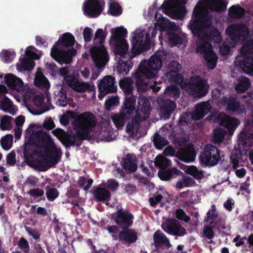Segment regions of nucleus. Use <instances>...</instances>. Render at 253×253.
Wrapping results in <instances>:
<instances>
[{
	"instance_id": "1",
	"label": "nucleus",
	"mask_w": 253,
	"mask_h": 253,
	"mask_svg": "<svg viewBox=\"0 0 253 253\" xmlns=\"http://www.w3.org/2000/svg\"><path fill=\"white\" fill-rule=\"evenodd\" d=\"M110 32V42L115 46V54L121 57L117 63V71L124 76L126 75L133 65L131 59L150 48L149 34L147 33L145 36L144 31L136 29L133 32L131 41V52H128V44L125 39L127 34L126 29L123 27H119L112 28Z\"/></svg>"
},
{
	"instance_id": "2",
	"label": "nucleus",
	"mask_w": 253,
	"mask_h": 253,
	"mask_svg": "<svg viewBox=\"0 0 253 253\" xmlns=\"http://www.w3.org/2000/svg\"><path fill=\"white\" fill-rule=\"evenodd\" d=\"M33 146L39 149L36 154L43 158L44 162L49 167L56 165L61 157V152L55 145L51 136L42 130L31 134L24 145L23 154L25 160L28 162L33 158L35 151Z\"/></svg>"
},
{
	"instance_id": "3",
	"label": "nucleus",
	"mask_w": 253,
	"mask_h": 253,
	"mask_svg": "<svg viewBox=\"0 0 253 253\" xmlns=\"http://www.w3.org/2000/svg\"><path fill=\"white\" fill-rule=\"evenodd\" d=\"M75 120L72 125L77 132L73 135L65 131L60 136V141L66 149L76 145L80 147L84 140H90L94 136V129L97 125L95 116L89 112H85L76 118L71 116Z\"/></svg>"
},
{
	"instance_id": "4",
	"label": "nucleus",
	"mask_w": 253,
	"mask_h": 253,
	"mask_svg": "<svg viewBox=\"0 0 253 253\" xmlns=\"http://www.w3.org/2000/svg\"><path fill=\"white\" fill-rule=\"evenodd\" d=\"M181 66L178 61L173 60L169 64L166 76L169 82L180 84V87L189 95L198 98L206 96L210 86L207 79L199 76L191 77L188 82H183L180 73Z\"/></svg>"
},
{
	"instance_id": "5",
	"label": "nucleus",
	"mask_w": 253,
	"mask_h": 253,
	"mask_svg": "<svg viewBox=\"0 0 253 253\" xmlns=\"http://www.w3.org/2000/svg\"><path fill=\"white\" fill-rule=\"evenodd\" d=\"M134 102V99L126 98L120 112L111 115V119L118 129H122L126 123V131L132 132L139 126L140 117Z\"/></svg>"
},
{
	"instance_id": "6",
	"label": "nucleus",
	"mask_w": 253,
	"mask_h": 253,
	"mask_svg": "<svg viewBox=\"0 0 253 253\" xmlns=\"http://www.w3.org/2000/svg\"><path fill=\"white\" fill-rule=\"evenodd\" d=\"M163 56V51H157L151 56L146 62V65L140 64L139 72H136L134 74L138 91L143 92L147 90L149 84L144 78L147 80L156 76L158 71L162 67Z\"/></svg>"
},
{
	"instance_id": "7",
	"label": "nucleus",
	"mask_w": 253,
	"mask_h": 253,
	"mask_svg": "<svg viewBox=\"0 0 253 253\" xmlns=\"http://www.w3.org/2000/svg\"><path fill=\"white\" fill-rule=\"evenodd\" d=\"M106 36L107 33L103 29H98L95 33L93 42L99 45L93 46L90 49L92 59L98 69L104 67L109 60L107 50L103 44Z\"/></svg>"
},
{
	"instance_id": "8",
	"label": "nucleus",
	"mask_w": 253,
	"mask_h": 253,
	"mask_svg": "<svg viewBox=\"0 0 253 253\" xmlns=\"http://www.w3.org/2000/svg\"><path fill=\"white\" fill-rule=\"evenodd\" d=\"M112 219L116 225H108L106 229L109 233H118L122 229L131 227L134 216L127 210L121 208L113 213Z\"/></svg>"
},
{
	"instance_id": "9",
	"label": "nucleus",
	"mask_w": 253,
	"mask_h": 253,
	"mask_svg": "<svg viewBox=\"0 0 253 253\" xmlns=\"http://www.w3.org/2000/svg\"><path fill=\"white\" fill-rule=\"evenodd\" d=\"M193 15L195 19L190 23L189 28L194 37L198 40L203 39L207 29L211 26V17L208 15L202 16L201 12L196 7L194 8Z\"/></svg>"
},
{
	"instance_id": "10",
	"label": "nucleus",
	"mask_w": 253,
	"mask_h": 253,
	"mask_svg": "<svg viewBox=\"0 0 253 253\" xmlns=\"http://www.w3.org/2000/svg\"><path fill=\"white\" fill-rule=\"evenodd\" d=\"M243 58L236 61L237 66L244 72L253 74V40L245 42L240 49Z\"/></svg>"
},
{
	"instance_id": "11",
	"label": "nucleus",
	"mask_w": 253,
	"mask_h": 253,
	"mask_svg": "<svg viewBox=\"0 0 253 253\" xmlns=\"http://www.w3.org/2000/svg\"><path fill=\"white\" fill-rule=\"evenodd\" d=\"M221 151L215 146L208 144L205 145L204 152L201 153L200 162L204 167H213L221 161L220 152Z\"/></svg>"
},
{
	"instance_id": "12",
	"label": "nucleus",
	"mask_w": 253,
	"mask_h": 253,
	"mask_svg": "<svg viewBox=\"0 0 253 253\" xmlns=\"http://www.w3.org/2000/svg\"><path fill=\"white\" fill-rule=\"evenodd\" d=\"M196 51L197 53L204 54V57L207 62V66L210 69H213L216 66L218 57L213 51L211 42L204 39H199Z\"/></svg>"
},
{
	"instance_id": "13",
	"label": "nucleus",
	"mask_w": 253,
	"mask_h": 253,
	"mask_svg": "<svg viewBox=\"0 0 253 253\" xmlns=\"http://www.w3.org/2000/svg\"><path fill=\"white\" fill-rule=\"evenodd\" d=\"M105 1L103 0H86L84 3V14L90 18L99 16L103 10Z\"/></svg>"
},
{
	"instance_id": "14",
	"label": "nucleus",
	"mask_w": 253,
	"mask_h": 253,
	"mask_svg": "<svg viewBox=\"0 0 253 253\" xmlns=\"http://www.w3.org/2000/svg\"><path fill=\"white\" fill-rule=\"evenodd\" d=\"M115 78L111 76H105L98 84V98L102 99L105 95L117 92V86L115 84Z\"/></svg>"
},
{
	"instance_id": "15",
	"label": "nucleus",
	"mask_w": 253,
	"mask_h": 253,
	"mask_svg": "<svg viewBox=\"0 0 253 253\" xmlns=\"http://www.w3.org/2000/svg\"><path fill=\"white\" fill-rule=\"evenodd\" d=\"M121 230L118 233H110L113 240H119L120 242L128 245L136 242L138 239L137 233L134 229L126 227Z\"/></svg>"
},
{
	"instance_id": "16",
	"label": "nucleus",
	"mask_w": 253,
	"mask_h": 253,
	"mask_svg": "<svg viewBox=\"0 0 253 253\" xmlns=\"http://www.w3.org/2000/svg\"><path fill=\"white\" fill-rule=\"evenodd\" d=\"M165 13L170 18L180 19L184 17L187 13L185 6L179 5L174 3H168V0H165L161 5Z\"/></svg>"
},
{
	"instance_id": "17",
	"label": "nucleus",
	"mask_w": 253,
	"mask_h": 253,
	"mask_svg": "<svg viewBox=\"0 0 253 253\" xmlns=\"http://www.w3.org/2000/svg\"><path fill=\"white\" fill-rule=\"evenodd\" d=\"M77 54V50L71 48L67 50H62L58 47H52L51 49L50 55L60 64H69L72 60L73 57Z\"/></svg>"
},
{
	"instance_id": "18",
	"label": "nucleus",
	"mask_w": 253,
	"mask_h": 253,
	"mask_svg": "<svg viewBox=\"0 0 253 253\" xmlns=\"http://www.w3.org/2000/svg\"><path fill=\"white\" fill-rule=\"evenodd\" d=\"M162 227L166 233L174 236L181 237L187 233L186 229L174 218L167 219L162 223Z\"/></svg>"
},
{
	"instance_id": "19",
	"label": "nucleus",
	"mask_w": 253,
	"mask_h": 253,
	"mask_svg": "<svg viewBox=\"0 0 253 253\" xmlns=\"http://www.w3.org/2000/svg\"><path fill=\"white\" fill-rule=\"evenodd\" d=\"M219 125L227 129V131L233 135L236 128L239 126V120L235 118L230 117L227 115H220L218 116Z\"/></svg>"
},
{
	"instance_id": "20",
	"label": "nucleus",
	"mask_w": 253,
	"mask_h": 253,
	"mask_svg": "<svg viewBox=\"0 0 253 253\" xmlns=\"http://www.w3.org/2000/svg\"><path fill=\"white\" fill-rule=\"evenodd\" d=\"M199 5H204L208 9L217 12L224 11L227 7L224 0H200L195 6L199 9Z\"/></svg>"
},
{
	"instance_id": "21",
	"label": "nucleus",
	"mask_w": 253,
	"mask_h": 253,
	"mask_svg": "<svg viewBox=\"0 0 253 253\" xmlns=\"http://www.w3.org/2000/svg\"><path fill=\"white\" fill-rule=\"evenodd\" d=\"M196 152L192 145L180 148L176 154V157L185 163H190L195 161Z\"/></svg>"
},
{
	"instance_id": "22",
	"label": "nucleus",
	"mask_w": 253,
	"mask_h": 253,
	"mask_svg": "<svg viewBox=\"0 0 253 253\" xmlns=\"http://www.w3.org/2000/svg\"><path fill=\"white\" fill-rule=\"evenodd\" d=\"M153 241L155 248L158 251L169 249L171 246L166 235L159 230L154 233Z\"/></svg>"
},
{
	"instance_id": "23",
	"label": "nucleus",
	"mask_w": 253,
	"mask_h": 253,
	"mask_svg": "<svg viewBox=\"0 0 253 253\" xmlns=\"http://www.w3.org/2000/svg\"><path fill=\"white\" fill-rule=\"evenodd\" d=\"M245 32V27L240 24L230 25L226 30V33L234 42H238L242 37H244Z\"/></svg>"
},
{
	"instance_id": "24",
	"label": "nucleus",
	"mask_w": 253,
	"mask_h": 253,
	"mask_svg": "<svg viewBox=\"0 0 253 253\" xmlns=\"http://www.w3.org/2000/svg\"><path fill=\"white\" fill-rule=\"evenodd\" d=\"M220 103L222 106H226V110L228 112L234 113L239 111L241 107L239 101L236 97L232 95L223 96L220 100Z\"/></svg>"
},
{
	"instance_id": "25",
	"label": "nucleus",
	"mask_w": 253,
	"mask_h": 253,
	"mask_svg": "<svg viewBox=\"0 0 253 253\" xmlns=\"http://www.w3.org/2000/svg\"><path fill=\"white\" fill-rule=\"evenodd\" d=\"M4 80L5 84L9 88L18 92L23 89V82L16 76L11 74H7L5 75Z\"/></svg>"
},
{
	"instance_id": "26",
	"label": "nucleus",
	"mask_w": 253,
	"mask_h": 253,
	"mask_svg": "<svg viewBox=\"0 0 253 253\" xmlns=\"http://www.w3.org/2000/svg\"><path fill=\"white\" fill-rule=\"evenodd\" d=\"M159 178L164 181L169 180L180 177L183 175V173L175 167L170 169H162L158 172Z\"/></svg>"
},
{
	"instance_id": "27",
	"label": "nucleus",
	"mask_w": 253,
	"mask_h": 253,
	"mask_svg": "<svg viewBox=\"0 0 253 253\" xmlns=\"http://www.w3.org/2000/svg\"><path fill=\"white\" fill-rule=\"evenodd\" d=\"M133 81L129 78H125L120 80L119 86L122 89L125 95V100L126 98L134 99V104H135L136 99L132 94Z\"/></svg>"
},
{
	"instance_id": "28",
	"label": "nucleus",
	"mask_w": 253,
	"mask_h": 253,
	"mask_svg": "<svg viewBox=\"0 0 253 253\" xmlns=\"http://www.w3.org/2000/svg\"><path fill=\"white\" fill-rule=\"evenodd\" d=\"M175 107L176 104L174 101L169 99L163 101L159 112L161 118L169 119Z\"/></svg>"
},
{
	"instance_id": "29",
	"label": "nucleus",
	"mask_w": 253,
	"mask_h": 253,
	"mask_svg": "<svg viewBox=\"0 0 253 253\" xmlns=\"http://www.w3.org/2000/svg\"><path fill=\"white\" fill-rule=\"evenodd\" d=\"M211 110V105L208 101L198 104L195 111L192 113V118L195 121L200 120L209 113Z\"/></svg>"
},
{
	"instance_id": "30",
	"label": "nucleus",
	"mask_w": 253,
	"mask_h": 253,
	"mask_svg": "<svg viewBox=\"0 0 253 253\" xmlns=\"http://www.w3.org/2000/svg\"><path fill=\"white\" fill-rule=\"evenodd\" d=\"M69 85L73 90L79 93H83L86 91L91 92L95 91V86L90 85L88 83L80 82L79 81L71 80L69 82Z\"/></svg>"
},
{
	"instance_id": "31",
	"label": "nucleus",
	"mask_w": 253,
	"mask_h": 253,
	"mask_svg": "<svg viewBox=\"0 0 253 253\" xmlns=\"http://www.w3.org/2000/svg\"><path fill=\"white\" fill-rule=\"evenodd\" d=\"M92 194L96 202H106V204L107 205L108 202L111 199V192L106 188L98 187L92 191Z\"/></svg>"
},
{
	"instance_id": "32",
	"label": "nucleus",
	"mask_w": 253,
	"mask_h": 253,
	"mask_svg": "<svg viewBox=\"0 0 253 253\" xmlns=\"http://www.w3.org/2000/svg\"><path fill=\"white\" fill-rule=\"evenodd\" d=\"M136 158L134 155L128 154L123 160V167L129 173L134 172L137 170Z\"/></svg>"
},
{
	"instance_id": "33",
	"label": "nucleus",
	"mask_w": 253,
	"mask_h": 253,
	"mask_svg": "<svg viewBox=\"0 0 253 253\" xmlns=\"http://www.w3.org/2000/svg\"><path fill=\"white\" fill-rule=\"evenodd\" d=\"M75 40L74 36L70 33H66L58 39L52 47H71L74 45Z\"/></svg>"
},
{
	"instance_id": "34",
	"label": "nucleus",
	"mask_w": 253,
	"mask_h": 253,
	"mask_svg": "<svg viewBox=\"0 0 253 253\" xmlns=\"http://www.w3.org/2000/svg\"><path fill=\"white\" fill-rule=\"evenodd\" d=\"M182 169H184L186 173L192 175L196 179L201 180L204 177L203 171L199 170L195 166H185Z\"/></svg>"
},
{
	"instance_id": "35",
	"label": "nucleus",
	"mask_w": 253,
	"mask_h": 253,
	"mask_svg": "<svg viewBox=\"0 0 253 253\" xmlns=\"http://www.w3.org/2000/svg\"><path fill=\"white\" fill-rule=\"evenodd\" d=\"M250 85V80L247 77H242L238 79V84L235 87V90L238 93H241L248 90Z\"/></svg>"
},
{
	"instance_id": "36",
	"label": "nucleus",
	"mask_w": 253,
	"mask_h": 253,
	"mask_svg": "<svg viewBox=\"0 0 253 253\" xmlns=\"http://www.w3.org/2000/svg\"><path fill=\"white\" fill-rule=\"evenodd\" d=\"M203 39L209 42L210 41H214L215 42H218L221 41V38L218 30L214 29L209 32L207 31Z\"/></svg>"
},
{
	"instance_id": "37",
	"label": "nucleus",
	"mask_w": 253,
	"mask_h": 253,
	"mask_svg": "<svg viewBox=\"0 0 253 253\" xmlns=\"http://www.w3.org/2000/svg\"><path fill=\"white\" fill-rule=\"evenodd\" d=\"M229 15L232 18H240L245 14V10L240 6L232 5L228 10Z\"/></svg>"
},
{
	"instance_id": "38",
	"label": "nucleus",
	"mask_w": 253,
	"mask_h": 253,
	"mask_svg": "<svg viewBox=\"0 0 253 253\" xmlns=\"http://www.w3.org/2000/svg\"><path fill=\"white\" fill-rule=\"evenodd\" d=\"M153 141L156 148L159 150L162 149L169 143L167 139L161 136L158 133H155Z\"/></svg>"
},
{
	"instance_id": "39",
	"label": "nucleus",
	"mask_w": 253,
	"mask_h": 253,
	"mask_svg": "<svg viewBox=\"0 0 253 253\" xmlns=\"http://www.w3.org/2000/svg\"><path fill=\"white\" fill-rule=\"evenodd\" d=\"M19 61L21 62L22 67L25 71H31L35 66V62L33 59L25 57L23 58L21 57L19 59Z\"/></svg>"
},
{
	"instance_id": "40",
	"label": "nucleus",
	"mask_w": 253,
	"mask_h": 253,
	"mask_svg": "<svg viewBox=\"0 0 253 253\" xmlns=\"http://www.w3.org/2000/svg\"><path fill=\"white\" fill-rule=\"evenodd\" d=\"M218 215L216 212V206L215 205H212L211 209L208 211L207 213V217L206 221L209 222L211 224L214 223L218 218Z\"/></svg>"
},
{
	"instance_id": "41",
	"label": "nucleus",
	"mask_w": 253,
	"mask_h": 253,
	"mask_svg": "<svg viewBox=\"0 0 253 253\" xmlns=\"http://www.w3.org/2000/svg\"><path fill=\"white\" fill-rule=\"evenodd\" d=\"M165 93L170 97L176 99L180 95V91L179 88L174 85L168 86L165 91Z\"/></svg>"
},
{
	"instance_id": "42",
	"label": "nucleus",
	"mask_w": 253,
	"mask_h": 253,
	"mask_svg": "<svg viewBox=\"0 0 253 253\" xmlns=\"http://www.w3.org/2000/svg\"><path fill=\"white\" fill-rule=\"evenodd\" d=\"M13 139V135L11 134H6L5 136L1 137L0 140L1 147L5 150L10 149L12 145Z\"/></svg>"
},
{
	"instance_id": "43",
	"label": "nucleus",
	"mask_w": 253,
	"mask_h": 253,
	"mask_svg": "<svg viewBox=\"0 0 253 253\" xmlns=\"http://www.w3.org/2000/svg\"><path fill=\"white\" fill-rule=\"evenodd\" d=\"M12 118L11 117L5 115L0 119V128L1 130H10L12 128L11 121Z\"/></svg>"
},
{
	"instance_id": "44",
	"label": "nucleus",
	"mask_w": 253,
	"mask_h": 253,
	"mask_svg": "<svg viewBox=\"0 0 253 253\" xmlns=\"http://www.w3.org/2000/svg\"><path fill=\"white\" fill-rule=\"evenodd\" d=\"M226 132L221 128H215L213 131V141L215 143H221L225 137Z\"/></svg>"
},
{
	"instance_id": "45",
	"label": "nucleus",
	"mask_w": 253,
	"mask_h": 253,
	"mask_svg": "<svg viewBox=\"0 0 253 253\" xmlns=\"http://www.w3.org/2000/svg\"><path fill=\"white\" fill-rule=\"evenodd\" d=\"M0 105L1 110L5 112L10 113L13 102L8 97L4 96L0 102Z\"/></svg>"
},
{
	"instance_id": "46",
	"label": "nucleus",
	"mask_w": 253,
	"mask_h": 253,
	"mask_svg": "<svg viewBox=\"0 0 253 253\" xmlns=\"http://www.w3.org/2000/svg\"><path fill=\"white\" fill-rule=\"evenodd\" d=\"M119 103L118 96H112L107 99L105 102V109L109 111L113 109L115 106H117Z\"/></svg>"
},
{
	"instance_id": "47",
	"label": "nucleus",
	"mask_w": 253,
	"mask_h": 253,
	"mask_svg": "<svg viewBox=\"0 0 253 253\" xmlns=\"http://www.w3.org/2000/svg\"><path fill=\"white\" fill-rule=\"evenodd\" d=\"M109 11L112 16H118L122 13V7L118 2L111 3L109 6Z\"/></svg>"
},
{
	"instance_id": "48",
	"label": "nucleus",
	"mask_w": 253,
	"mask_h": 253,
	"mask_svg": "<svg viewBox=\"0 0 253 253\" xmlns=\"http://www.w3.org/2000/svg\"><path fill=\"white\" fill-rule=\"evenodd\" d=\"M59 195L58 190L54 188H46V196L47 200L50 202H52L55 200Z\"/></svg>"
},
{
	"instance_id": "49",
	"label": "nucleus",
	"mask_w": 253,
	"mask_h": 253,
	"mask_svg": "<svg viewBox=\"0 0 253 253\" xmlns=\"http://www.w3.org/2000/svg\"><path fill=\"white\" fill-rule=\"evenodd\" d=\"M175 217L180 220H183L188 222L190 220V217L187 215L185 211L181 209H178L175 211Z\"/></svg>"
},
{
	"instance_id": "50",
	"label": "nucleus",
	"mask_w": 253,
	"mask_h": 253,
	"mask_svg": "<svg viewBox=\"0 0 253 253\" xmlns=\"http://www.w3.org/2000/svg\"><path fill=\"white\" fill-rule=\"evenodd\" d=\"M156 164L159 166L160 169H169L171 166V162L170 160L165 158H162L160 160H157Z\"/></svg>"
},
{
	"instance_id": "51",
	"label": "nucleus",
	"mask_w": 253,
	"mask_h": 253,
	"mask_svg": "<svg viewBox=\"0 0 253 253\" xmlns=\"http://www.w3.org/2000/svg\"><path fill=\"white\" fill-rule=\"evenodd\" d=\"M20 249L23 250L24 253H29L30 246L28 242L23 237H21L17 243Z\"/></svg>"
},
{
	"instance_id": "52",
	"label": "nucleus",
	"mask_w": 253,
	"mask_h": 253,
	"mask_svg": "<svg viewBox=\"0 0 253 253\" xmlns=\"http://www.w3.org/2000/svg\"><path fill=\"white\" fill-rule=\"evenodd\" d=\"M45 66L51 76H56L58 74V69L54 63L47 62Z\"/></svg>"
},
{
	"instance_id": "53",
	"label": "nucleus",
	"mask_w": 253,
	"mask_h": 253,
	"mask_svg": "<svg viewBox=\"0 0 253 253\" xmlns=\"http://www.w3.org/2000/svg\"><path fill=\"white\" fill-rule=\"evenodd\" d=\"M192 117V114L188 112L183 113L179 119V123L181 125H185L190 123V118Z\"/></svg>"
},
{
	"instance_id": "54",
	"label": "nucleus",
	"mask_w": 253,
	"mask_h": 253,
	"mask_svg": "<svg viewBox=\"0 0 253 253\" xmlns=\"http://www.w3.org/2000/svg\"><path fill=\"white\" fill-rule=\"evenodd\" d=\"M163 198V196L160 194H157L153 197H150L148 201L152 207H155L158 203H160Z\"/></svg>"
},
{
	"instance_id": "55",
	"label": "nucleus",
	"mask_w": 253,
	"mask_h": 253,
	"mask_svg": "<svg viewBox=\"0 0 253 253\" xmlns=\"http://www.w3.org/2000/svg\"><path fill=\"white\" fill-rule=\"evenodd\" d=\"M16 154L14 151H12L6 156V163L9 166H13L16 163Z\"/></svg>"
},
{
	"instance_id": "56",
	"label": "nucleus",
	"mask_w": 253,
	"mask_h": 253,
	"mask_svg": "<svg viewBox=\"0 0 253 253\" xmlns=\"http://www.w3.org/2000/svg\"><path fill=\"white\" fill-rule=\"evenodd\" d=\"M155 19L160 24H166L169 22L170 23V25L172 24L173 25L175 26L174 23H170L168 18L164 17L162 15L159 14L158 13H156L155 15Z\"/></svg>"
},
{
	"instance_id": "57",
	"label": "nucleus",
	"mask_w": 253,
	"mask_h": 253,
	"mask_svg": "<svg viewBox=\"0 0 253 253\" xmlns=\"http://www.w3.org/2000/svg\"><path fill=\"white\" fill-rule=\"evenodd\" d=\"M28 194L31 196L35 197H42L44 194V191L43 189L40 188H34L30 189L28 192Z\"/></svg>"
},
{
	"instance_id": "58",
	"label": "nucleus",
	"mask_w": 253,
	"mask_h": 253,
	"mask_svg": "<svg viewBox=\"0 0 253 253\" xmlns=\"http://www.w3.org/2000/svg\"><path fill=\"white\" fill-rule=\"evenodd\" d=\"M92 29L91 28L85 27L84 29L83 36L85 42H90L92 37Z\"/></svg>"
},
{
	"instance_id": "59",
	"label": "nucleus",
	"mask_w": 253,
	"mask_h": 253,
	"mask_svg": "<svg viewBox=\"0 0 253 253\" xmlns=\"http://www.w3.org/2000/svg\"><path fill=\"white\" fill-rule=\"evenodd\" d=\"M182 177V180L184 182V186L188 187L192 186H194L196 184V182L193 178L189 176H187L184 175L183 173V175H181L180 177Z\"/></svg>"
},
{
	"instance_id": "60",
	"label": "nucleus",
	"mask_w": 253,
	"mask_h": 253,
	"mask_svg": "<svg viewBox=\"0 0 253 253\" xmlns=\"http://www.w3.org/2000/svg\"><path fill=\"white\" fill-rule=\"evenodd\" d=\"M170 42L174 45L181 44L183 42V40L181 37L177 34H173L169 38Z\"/></svg>"
},
{
	"instance_id": "61",
	"label": "nucleus",
	"mask_w": 253,
	"mask_h": 253,
	"mask_svg": "<svg viewBox=\"0 0 253 253\" xmlns=\"http://www.w3.org/2000/svg\"><path fill=\"white\" fill-rule=\"evenodd\" d=\"M231 162L233 164V168L235 169L239 166V159L241 158V154H234L233 153L231 154Z\"/></svg>"
},
{
	"instance_id": "62",
	"label": "nucleus",
	"mask_w": 253,
	"mask_h": 253,
	"mask_svg": "<svg viewBox=\"0 0 253 253\" xmlns=\"http://www.w3.org/2000/svg\"><path fill=\"white\" fill-rule=\"evenodd\" d=\"M26 231L30 236H32L33 238V239L36 240H39L41 234L38 231L33 230L32 228L30 227L26 228Z\"/></svg>"
},
{
	"instance_id": "63",
	"label": "nucleus",
	"mask_w": 253,
	"mask_h": 253,
	"mask_svg": "<svg viewBox=\"0 0 253 253\" xmlns=\"http://www.w3.org/2000/svg\"><path fill=\"white\" fill-rule=\"evenodd\" d=\"M107 186L108 188L114 191L118 188L119 185L116 180L111 179L107 181Z\"/></svg>"
},
{
	"instance_id": "64",
	"label": "nucleus",
	"mask_w": 253,
	"mask_h": 253,
	"mask_svg": "<svg viewBox=\"0 0 253 253\" xmlns=\"http://www.w3.org/2000/svg\"><path fill=\"white\" fill-rule=\"evenodd\" d=\"M204 234L208 239H211L214 237L213 228L210 226H206L204 230Z\"/></svg>"
}]
</instances>
